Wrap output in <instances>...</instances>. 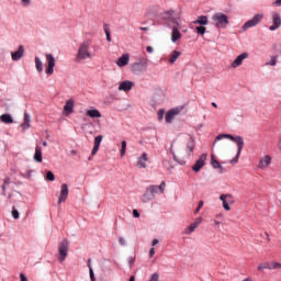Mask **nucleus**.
I'll return each mask as SVG.
<instances>
[{"label": "nucleus", "instance_id": "1", "mask_svg": "<svg viewBox=\"0 0 281 281\" xmlns=\"http://www.w3.org/2000/svg\"><path fill=\"white\" fill-rule=\"evenodd\" d=\"M221 139H231V142H235V144L237 145V154L233 158L232 164H238L240 153H243V148L245 146V139L241 136H233L232 134H221L215 137L213 146H216V142H221Z\"/></svg>", "mask_w": 281, "mask_h": 281}, {"label": "nucleus", "instance_id": "2", "mask_svg": "<svg viewBox=\"0 0 281 281\" xmlns=\"http://www.w3.org/2000/svg\"><path fill=\"white\" fill-rule=\"evenodd\" d=\"M166 192V181H162L160 186H149L146 189V192L143 194V201L146 203L148 201H153L156 194H164Z\"/></svg>", "mask_w": 281, "mask_h": 281}, {"label": "nucleus", "instance_id": "3", "mask_svg": "<svg viewBox=\"0 0 281 281\" xmlns=\"http://www.w3.org/2000/svg\"><path fill=\"white\" fill-rule=\"evenodd\" d=\"M90 47H91V41H85L79 45L76 63H80L81 60H87V58H91Z\"/></svg>", "mask_w": 281, "mask_h": 281}, {"label": "nucleus", "instance_id": "4", "mask_svg": "<svg viewBox=\"0 0 281 281\" xmlns=\"http://www.w3.org/2000/svg\"><path fill=\"white\" fill-rule=\"evenodd\" d=\"M212 21L215 25V27H221L222 30H225V27H227V25H229V18L224 14V13H215L212 16Z\"/></svg>", "mask_w": 281, "mask_h": 281}, {"label": "nucleus", "instance_id": "5", "mask_svg": "<svg viewBox=\"0 0 281 281\" xmlns=\"http://www.w3.org/2000/svg\"><path fill=\"white\" fill-rule=\"evenodd\" d=\"M172 14H175V10H169V11H166L164 13V19L166 21H168L170 27H172V30H181V18H175L172 16Z\"/></svg>", "mask_w": 281, "mask_h": 281}, {"label": "nucleus", "instance_id": "6", "mask_svg": "<svg viewBox=\"0 0 281 281\" xmlns=\"http://www.w3.org/2000/svg\"><path fill=\"white\" fill-rule=\"evenodd\" d=\"M59 262H65L69 256V240L63 239L58 246Z\"/></svg>", "mask_w": 281, "mask_h": 281}, {"label": "nucleus", "instance_id": "7", "mask_svg": "<svg viewBox=\"0 0 281 281\" xmlns=\"http://www.w3.org/2000/svg\"><path fill=\"white\" fill-rule=\"evenodd\" d=\"M262 19H265V14H262V13L255 14L251 20L247 21L243 25V30L247 31V30H249L251 27H256V25L260 24V21H262Z\"/></svg>", "mask_w": 281, "mask_h": 281}, {"label": "nucleus", "instance_id": "8", "mask_svg": "<svg viewBox=\"0 0 281 281\" xmlns=\"http://www.w3.org/2000/svg\"><path fill=\"white\" fill-rule=\"evenodd\" d=\"M205 161H207V154L200 155L198 160L192 166L193 172H201V170L203 169V166H205Z\"/></svg>", "mask_w": 281, "mask_h": 281}, {"label": "nucleus", "instance_id": "9", "mask_svg": "<svg viewBox=\"0 0 281 281\" xmlns=\"http://www.w3.org/2000/svg\"><path fill=\"white\" fill-rule=\"evenodd\" d=\"M220 201H222L224 210H226V212H229V210H232V207L229 205H232V203H234V195H232L229 193L222 194L220 196Z\"/></svg>", "mask_w": 281, "mask_h": 281}, {"label": "nucleus", "instance_id": "10", "mask_svg": "<svg viewBox=\"0 0 281 281\" xmlns=\"http://www.w3.org/2000/svg\"><path fill=\"white\" fill-rule=\"evenodd\" d=\"M272 23L273 25L269 26L270 32H276L281 27V16L278 12H272Z\"/></svg>", "mask_w": 281, "mask_h": 281}, {"label": "nucleus", "instance_id": "11", "mask_svg": "<svg viewBox=\"0 0 281 281\" xmlns=\"http://www.w3.org/2000/svg\"><path fill=\"white\" fill-rule=\"evenodd\" d=\"M46 60L48 63V67L46 68V74L48 76H52V74H54V67H56V59L54 58V55L47 54Z\"/></svg>", "mask_w": 281, "mask_h": 281}, {"label": "nucleus", "instance_id": "12", "mask_svg": "<svg viewBox=\"0 0 281 281\" xmlns=\"http://www.w3.org/2000/svg\"><path fill=\"white\" fill-rule=\"evenodd\" d=\"M67 196H69V187L67 186V183H63L58 198V204L65 203V201H67Z\"/></svg>", "mask_w": 281, "mask_h": 281}, {"label": "nucleus", "instance_id": "13", "mask_svg": "<svg viewBox=\"0 0 281 281\" xmlns=\"http://www.w3.org/2000/svg\"><path fill=\"white\" fill-rule=\"evenodd\" d=\"M180 113H181V109L179 108L169 110L165 117L167 124H171L172 120H175V116L179 115Z\"/></svg>", "mask_w": 281, "mask_h": 281}, {"label": "nucleus", "instance_id": "14", "mask_svg": "<svg viewBox=\"0 0 281 281\" xmlns=\"http://www.w3.org/2000/svg\"><path fill=\"white\" fill-rule=\"evenodd\" d=\"M148 161H150V158H148L146 153H143L142 156L137 158L136 166L137 168H148Z\"/></svg>", "mask_w": 281, "mask_h": 281}, {"label": "nucleus", "instance_id": "15", "mask_svg": "<svg viewBox=\"0 0 281 281\" xmlns=\"http://www.w3.org/2000/svg\"><path fill=\"white\" fill-rule=\"evenodd\" d=\"M201 223H203V217H196L195 221L184 231V234H192Z\"/></svg>", "mask_w": 281, "mask_h": 281}, {"label": "nucleus", "instance_id": "16", "mask_svg": "<svg viewBox=\"0 0 281 281\" xmlns=\"http://www.w3.org/2000/svg\"><path fill=\"white\" fill-rule=\"evenodd\" d=\"M25 56V47L23 45H20L16 52L11 53L12 60H21Z\"/></svg>", "mask_w": 281, "mask_h": 281}, {"label": "nucleus", "instance_id": "17", "mask_svg": "<svg viewBox=\"0 0 281 281\" xmlns=\"http://www.w3.org/2000/svg\"><path fill=\"white\" fill-rule=\"evenodd\" d=\"M133 87H135V83L133 81L125 80L120 83L119 91H124L125 93H128V91H131Z\"/></svg>", "mask_w": 281, "mask_h": 281}, {"label": "nucleus", "instance_id": "18", "mask_svg": "<svg viewBox=\"0 0 281 281\" xmlns=\"http://www.w3.org/2000/svg\"><path fill=\"white\" fill-rule=\"evenodd\" d=\"M245 58H249V54L243 53L241 55L237 56V58L232 63L233 69L240 67V65H243V60H245Z\"/></svg>", "mask_w": 281, "mask_h": 281}, {"label": "nucleus", "instance_id": "19", "mask_svg": "<svg viewBox=\"0 0 281 281\" xmlns=\"http://www.w3.org/2000/svg\"><path fill=\"white\" fill-rule=\"evenodd\" d=\"M270 164H271V156L266 155L260 159L258 168H260V170H265L269 168Z\"/></svg>", "mask_w": 281, "mask_h": 281}, {"label": "nucleus", "instance_id": "20", "mask_svg": "<svg viewBox=\"0 0 281 281\" xmlns=\"http://www.w3.org/2000/svg\"><path fill=\"white\" fill-rule=\"evenodd\" d=\"M103 136L99 135L94 138V146L91 151V156L94 157V155H98V151L100 150V144H102Z\"/></svg>", "mask_w": 281, "mask_h": 281}, {"label": "nucleus", "instance_id": "21", "mask_svg": "<svg viewBox=\"0 0 281 281\" xmlns=\"http://www.w3.org/2000/svg\"><path fill=\"white\" fill-rule=\"evenodd\" d=\"M128 60H131V56L125 54L117 59L116 65L117 67H126V65H128Z\"/></svg>", "mask_w": 281, "mask_h": 281}, {"label": "nucleus", "instance_id": "22", "mask_svg": "<svg viewBox=\"0 0 281 281\" xmlns=\"http://www.w3.org/2000/svg\"><path fill=\"white\" fill-rule=\"evenodd\" d=\"M74 100L66 101V104L64 105V111L66 112V115H71L74 113Z\"/></svg>", "mask_w": 281, "mask_h": 281}, {"label": "nucleus", "instance_id": "23", "mask_svg": "<svg viewBox=\"0 0 281 281\" xmlns=\"http://www.w3.org/2000/svg\"><path fill=\"white\" fill-rule=\"evenodd\" d=\"M34 161L37 164H43V151L38 146L35 147Z\"/></svg>", "mask_w": 281, "mask_h": 281}, {"label": "nucleus", "instance_id": "24", "mask_svg": "<svg viewBox=\"0 0 281 281\" xmlns=\"http://www.w3.org/2000/svg\"><path fill=\"white\" fill-rule=\"evenodd\" d=\"M0 122L3 124H14V119H12V115L10 114H2L0 116Z\"/></svg>", "mask_w": 281, "mask_h": 281}, {"label": "nucleus", "instance_id": "25", "mask_svg": "<svg viewBox=\"0 0 281 281\" xmlns=\"http://www.w3.org/2000/svg\"><path fill=\"white\" fill-rule=\"evenodd\" d=\"M179 30L181 29H172V32H171V41L172 43H177V41H179V38H181V32H179Z\"/></svg>", "mask_w": 281, "mask_h": 281}, {"label": "nucleus", "instance_id": "26", "mask_svg": "<svg viewBox=\"0 0 281 281\" xmlns=\"http://www.w3.org/2000/svg\"><path fill=\"white\" fill-rule=\"evenodd\" d=\"M179 56H181V52L179 50H173L169 57V63L170 65H173V63H177Z\"/></svg>", "mask_w": 281, "mask_h": 281}, {"label": "nucleus", "instance_id": "27", "mask_svg": "<svg viewBox=\"0 0 281 281\" xmlns=\"http://www.w3.org/2000/svg\"><path fill=\"white\" fill-rule=\"evenodd\" d=\"M86 115H88V117H102V114L100 113V111L98 110H88L86 112Z\"/></svg>", "mask_w": 281, "mask_h": 281}, {"label": "nucleus", "instance_id": "28", "mask_svg": "<svg viewBox=\"0 0 281 281\" xmlns=\"http://www.w3.org/2000/svg\"><path fill=\"white\" fill-rule=\"evenodd\" d=\"M30 122H32L30 114L29 113H24V122L22 123V128H24V131L26 128H30Z\"/></svg>", "mask_w": 281, "mask_h": 281}, {"label": "nucleus", "instance_id": "29", "mask_svg": "<svg viewBox=\"0 0 281 281\" xmlns=\"http://www.w3.org/2000/svg\"><path fill=\"white\" fill-rule=\"evenodd\" d=\"M195 25L198 24V25H207V16H205V15H201L200 18H198V20H195L194 22H193Z\"/></svg>", "mask_w": 281, "mask_h": 281}, {"label": "nucleus", "instance_id": "30", "mask_svg": "<svg viewBox=\"0 0 281 281\" xmlns=\"http://www.w3.org/2000/svg\"><path fill=\"white\" fill-rule=\"evenodd\" d=\"M211 166L217 170H223V166L214 158V155L211 156Z\"/></svg>", "mask_w": 281, "mask_h": 281}, {"label": "nucleus", "instance_id": "31", "mask_svg": "<svg viewBox=\"0 0 281 281\" xmlns=\"http://www.w3.org/2000/svg\"><path fill=\"white\" fill-rule=\"evenodd\" d=\"M265 269L271 270V265L269 262L259 263L257 270L262 272Z\"/></svg>", "mask_w": 281, "mask_h": 281}, {"label": "nucleus", "instance_id": "32", "mask_svg": "<svg viewBox=\"0 0 281 281\" xmlns=\"http://www.w3.org/2000/svg\"><path fill=\"white\" fill-rule=\"evenodd\" d=\"M35 67L38 72L43 71V61L38 57H35Z\"/></svg>", "mask_w": 281, "mask_h": 281}, {"label": "nucleus", "instance_id": "33", "mask_svg": "<svg viewBox=\"0 0 281 281\" xmlns=\"http://www.w3.org/2000/svg\"><path fill=\"white\" fill-rule=\"evenodd\" d=\"M124 155H126V140L121 143V157H124Z\"/></svg>", "mask_w": 281, "mask_h": 281}, {"label": "nucleus", "instance_id": "34", "mask_svg": "<svg viewBox=\"0 0 281 281\" xmlns=\"http://www.w3.org/2000/svg\"><path fill=\"white\" fill-rule=\"evenodd\" d=\"M277 63H278V57L272 56V57H271V60L268 61L266 65H268V66H270V67H276Z\"/></svg>", "mask_w": 281, "mask_h": 281}, {"label": "nucleus", "instance_id": "35", "mask_svg": "<svg viewBox=\"0 0 281 281\" xmlns=\"http://www.w3.org/2000/svg\"><path fill=\"white\" fill-rule=\"evenodd\" d=\"M56 177L54 176V172L47 171L46 173V181H55Z\"/></svg>", "mask_w": 281, "mask_h": 281}, {"label": "nucleus", "instance_id": "36", "mask_svg": "<svg viewBox=\"0 0 281 281\" xmlns=\"http://www.w3.org/2000/svg\"><path fill=\"white\" fill-rule=\"evenodd\" d=\"M195 30L198 34H201V36H203V34H205L207 29L205 26H196Z\"/></svg>", "mask_w": 281, "mask_h": 281}, {"label": "nucleus", "instance_id": "37", "mask_svg": "<svg viewBox=\"0 0 281 281\" xmlns=\"http://www.w3.org/2000/svg\"><path fill=\"white\" fill-rule=\"evenodd\" d=\"M187 150L189 153H194V142L191 140L188 145H187Z\"/></svg>", "mask_w": 281, "mask_h": 281}, {"label": "nucleus", "instance_id": "38", "mask_svg": "<svg viewBox=\"0 0 281 281\" xmlns=\"http://www.w3.org/2000/svg\"><path fill=\"white\" fill-rule=\"evenodd\" d=\"M271 269H281V263L280 262H270V270Z\"/></svg>", "mask_w": 281, "mask_h": 281}, {"label": "nucleus", "instance_id": "39", "mask_svg": "<svg viewBox=\"0 0 281 281\" xmlns=\"http://www.w3.org/2000/svg\"><path fill=\"white\" fill-rule=\"evenodd\" d=\"M148 281H159V273H153Z\"/></svg>", "mask_w": 281, "mask_h": 281}, {"label": "nucleus", "instance_id": "40", "mask_svg": "<svg viewBox=\"0 0 281 281\" xmlns=\"http://www.w3.org/2000/svg\"><path fill=\"white\" fill-rule=\"evenodd\" d=\"M104 33H105L108 43H111V31H109V29H104Z\"/></svg>", "mask_w": 281, "mask_h": 281}, {"label": "nucleus", "instance_id": "41", "mask_svg": "<svg viewBox=\"0 0 281 281\" xmlns=\"http://www.w3.org/2000/svg\"><path fill=\"white\" fill-rule=\"evenodd\" d=\"M203 204H204L203 201L199 202L198 207L194 211V214H199V212H201V209L203 207Z\"/></svg>", "mask_w": 281, "mask_h": 281}, {"label": "nucleus", "instance_id": "42", "mask_svg": "<svg viewBox=\"0 0 281 281\" xmlns=\"http://www.w3.org/2000/svg\"><path fill=\"white\" fill-rule=\"evenodd\" d=\"M89 273H90V280L95 281V273H93V268H90Z\"/></svg>", "mask_w": 281, "mask_h": 281}, {"label": "nucleus", "instance_id": "43", "mask_svg": "<svg viewBox=\"0 0 281 281\" xmlns=\"http://www.w3.org/2000/svg\"><path fill=\"white\" fill-rule=\"evenodd\" d=\"M12 217L15 218V220L19 218V211L14 207L12 210Z\"/></svg>", "mask_w": 281, "mask_h": 281}, {"label": "nucleus", "instance_id": "44", "mask_svg": "<svg viewBox=\"0 0 281 281\" xmlns=\"http://www.w3.org/2000/svg\"><path fill=\"white\" fill-rule=\"evenodd\" d=\"M119 244L124 247V245H126V239H124V237H120L119 238Z\"/></svg>", "mask_w": 281, "mask_h": 281}, {"label": "nucleus", "instance_id": "45", "mask_svg": "<svg viewBox=\"0 0 281 281\" xmlns=\"http://www.w3.org/2000/svg\"><path fill=\"white\" fill-rule=\"evenodd\" d=\"M133 216L134 218H139V211L133 210Z\"/></svg>", "mask_w": 281, "mask_h": 281}, {"label": "nucleus", "instance_id": "46", "mask_svg": "<svg viewBox=\"0 0 281 281\" xmlns=\"http://www.w3.org/2000/svg\"><path fill=\"white\" fill-rule=\"evenodd\" d=\"M5 186H10V178L4 179L2 188L5 189Z\"/></svg>", "mask_w": 281, "mask_h": 281}, {"label": "nucleus", "instance_id": "47", "mask_svg": "<svg viewBox=\"0 0 281 281\" xmlns=\"http://www.w3.org/2000/svg\"><path fill=\"white\" fill-rule=\"evenodd\" d=\"M158 117L159 120H164V110L158 111Z\"/></svg>", "mask_w": 281, "mask_h": 281}, {"label": "nucleus", "instance_id": "48", "mask_svg": "<svg viewBox=\"0 0 281 281\" xmlns=\"http://www.w3.org/2000/svg\"><path fill=\"white\" fill-rule=\"evenodd\" d=\"M20 280L21 281H29L27 277H25L23 273L20 274Z\"/></svg>", "mask_w": 281, "mask_h": 281}, {"label": "nucleus", "instance_id": "49", "mask_svg": "<svg viewBox=\"0 0 281 281\" xmlns=\"http://www.w3.org/2000/svg\"><path fill=\"white\" fill-rule=\"evenodd\" d=\"M155 256V248H150L149 250V258H153Z\"/></svg>", "mask_w": 281, "mask_h": 281}, {"label": "nucleus", "instance_id": "50", "mask_svg": "<svg viewBox=\"0 0 281 281\" xmlns=\"http://www.w3.org/2000/svg\"><path fill=\"white\" fill-rule=\"evenodd\" d=\"M273 5H277V8H280V5H281V0H276V1L273 2Z\"/></svg>", "mask_w": 281, "mask_h": 281}, {"label": "nucleus", "instance_id": "51", "mask_svg": "<svg viewBox=\"0 0 281 281\" xmlns=\"http://www.w3.org/2000/svg\"><path fill=\"white\" fill-rule=\"evenodd\" d=\"M22 3H24V5H30V3H32V0H22Z\"/></svg>", "mask_w": 281, "mask_h": 281}, {"label": "nucleus", "instance_id": "52", "mask_svg": "<svg viewBox=\"0 0 281 281\" xmlns=\"http://www.w3.org/2000/svg\"><path fill=\"white\" fill-rule=\"evenodd\" d=\"M146 52H148V54H153V46H147Z\"/></svg>", "mask_w": 281, "mask_h": 281}, {"label": "nucleus", "instance_id": "53", "mask_svg": "<svg viewBox=\"0 0 281 281\" xmlns=\"http://www.w3.org/2000/svg\"><path fill=\"white\" fill-rule=\"evenodd\" d=\"M213 223H214L215 227H221V222L213 220Z\"/></svg>", "mask_w": 281, "mask_h": 281}, {"label": "nucleus", "instance_id": "54", "mask_svg": "<svg viewBox=\"0 0 281 281\" xmlns=\"http://www.w3.org/2000/svg\"><path fill=\"white\" fill-rule=\"evenodd\" d=\"M151 245H153V247H155V245H159V239H154V240L151 241Z\"/></svg>", "mask_w": 281, "mask_h": 281}, {"label": "nucleus", "instance_id": "55", "mask_svg": "<svg viewBox=\"0 0 281 281\" xmlns=\"http://www.w3.org/2000/svg\"><path fill=\"white\" fill-rule=\"evenodd\" d=\"M88 268L89 270L93 269V267L91 266V259H88Z\"/></svg>", "mask_w": 281, "mask_h": 281}, {"label": "nucleus", "instance_id": "56", "mask_svg": "<svg viewBox=\"0 0 281 281\" xmlns=\"http://www.w3.org/2000/svg\"><path fill=\"white\" fill-rule=\"evenodd\" d=\"M139 30H142L143 32H148V27H140Z\"/></svg>", "mask_w": 281, "mask_h": 281}, {"label": "nucleus", "instance_id": "57", "mask_svg": "<svg viewBox=\"0 0 281 281\" xmlns=\"http://www.w3.org/2000/svg\"><path fill=\"white\" fill-rule=\"evenodd\" d=\"M211 104H212V106H214L215 109H218V105H217L215 102H212Z\"/></svg>", "mask_w": 281, "mask_h": 281}, {"label": "nucleus", "instance_id": "58", "mask_svg": "<svg viewBox=\"0 0 281 281\" xmlns=\"http://www.w3.org/2000/svg\"><path fill=\"white\" fill-rule=\"evenodd\" d=\"M130 281H135V276H132V277L130 278Z\"/></svg>", "mask_w": 281, "mask_h": 281}, {"label": "nucleus", "instance_id": "59", "mask_svg": "<svg viewBox=\"0 0 281 281\" xmlns=\"http://www.w3.org/2000/svg\"><path fill=\"white\" fill-rule=\"evenodd\" d=\"M134 67H139V63L134 64Z\"/></svg>", "mask_w": 281, "mask_h": 281}, {"label": "nucleus", "instance_id": "60", "mask_svg": "<svg viewBox=\"0 0 281 281\" xmlns=\"http://www.w3.org/2000/svg\"><path fill=\"white\" fill-rule=\"evenodd\" d=\"M130 262H131V265H133V262H135V259H131Z\"/></svg>", "mask_w": 281, "mask_h": 281}, {"label": "nucleus", "instance_id": "61", "mask_svg": "<svg viewBox=\"0 0 281 281\" xmlns=\"http://www.w3.org/2000/svg\"><path fill=\"white\" fill-rule=\"evenodd\" d=\"M43 146H47V142L44 140V142H43Z\"/></svg>", "mask_w": 281, "mask_h": 281}, {"label": "nucleus", "instance_id": "62", "mask_svg": "<svg viewBox=\"0 0 281 281\" xmlns=\"http://www.w3.org/2000/svg\"><path fill=\"white\" fill-rule=\"evenodd\" d=\"M71 154H72V155H76V150H72Z\"/></svg>", "mask_w": 281, "mask_h": 281}, {"label": "nucleus", "instance_id": "63", "mask_svg": "<svg viewBox=\"0 0 281 281\" xmlns=\"http://www.w3.org/2000/svg\"><path fill=\"white\" fill-rule=\"evenodd\" d=\"M266 236H267L268 240H270V239H269V234L266 233Z\"/></svg>", "mask_w": 281, "mask_h": 281}, {"label": "nucleus", "instance_id": "64", "mask_svg": "<svg viewBox=\"0 0 281 281\" xmlns=\"http://www.w3.org/2000/svg\"><path fill=\"white\" fill-rule=\"evenodd\" d=\"M173 159H177V156H176V155H173Z\"/></svg>", "mask_w": 281, "mask_h": 281}]
</instances>
